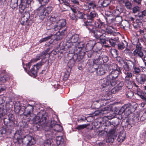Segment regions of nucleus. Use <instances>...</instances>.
<instances>
[{
  "instance_id": "1",
  "label": "nucleus",
  "mask_w": 146,
  "mask_h": 146,
  "mask_svg": "<svg viewBox=\"0 0 146 146\" xmlns=\"http://www.w3.org/2000/svg\"><path fill=\"white\" fill-rule=\"evenodd\" d=\"M86 28L94 34V37L97 39L100 38L101 37H106L107 34L105 31L101 29H96L91 23H87L86 24Z\"/></svg>"
},
{
  "instance_id": "2",
  "label": "nucleus",
  "mask_w": 146,
  "mask_h": 146,
  "mask_svg": "<svg viewBox=\"0 0 146 146\" xmlns=\"http://www.w3.org/2000/svg\"><path fill=\"white\" fill-rule=\"evenodd\" d=\"M131 67H134V64L130 60L128 61V62H125L123 65V73L125 75V81L129 82L130 78L132 76L131 69L129 67V65Z\"/></svg>"
},
{
  "instance_id": "3",
  "label": "nucleus",
  "mask_w": 146,
  "mask_h": 146,
  "mask_svg": "<svg viewBox=\"0 0 146 146\" xmlns=\"http://www.w3.org/2000/svg\"><path fill=\"white\" fill-rule=\"evenodd\" d=\"M52 10V8L51 6H48L46 7L40 6L37 9V15L41 20H43L46 16H48Z\"/></svg>"
},
{
  "instance_id": "4",
  "label": "nucleus",
  "mask_w": 146,
  "mask_h": 146,
  "mask_svg": "<svg viewBox=\"0 0 146 146\" xmlns=\"http://www.w3.org/2000/svg\"><path fill=\"white\" fill-rule=\"evenodd\" d=\"M135 110V108L130 104L123 105L120 109L119 112L121 113H124L126 116L128 115Z\"/></svg>"
},
{
  "instance_id": "5",
  "label": "nucleus",
  "mask_w": 146,
  "mask_h": 146,
  "mask_svg": "<svg viewBox=\"0 0 146 146\" xmlns=\"http://www.w3.org/2000/svg\"><path fill=\"white\" fill-rule=\"evenodd\" d=\"M62 130V127L60 125L54 124V126L52 128H50V130L47 131L46 133V136L49 138H51L53 134L55 132H60Z\"/></svg>"
},
{
  "instance_id": "6",
  "label": "nucleus",
  "mask_w": 146,
  "mask_h": 146,
  "mask_svg": "<svg viewBox=\"0 0 146 146\" xmlns=\"http://www.w3.org/2000/svg\"><path fill=\"white\" fill-rule=\"evenodd\" d=\"M66 24V20L64 19H61L56 22L54 25L53 29L55 31H58L64 27Z\"/></svg>"
},
{
  "instance_id": "7",
  "label": "nucleus",
  "mask_w": 146,
  "mask_h": 146,
  "mask_svg": "<svg viewBox=\"0 0 146 146\" xmlns=\"http://www.w3.org/2000/svg\"><path fill=\"white\" fill-rule=\"evenodd\" d=\"M121 68L117 67L115 69H113L108 76L110 78L111 77L113 80H115L118 77L119 73L121 72Z\"/></svg>"
},
{
  "instance_id": "8",
  "label": "nucleus",
  "mask_w": 146,
  "mask_h": 146,
  "mask_svg": "<svg viewBox=\"0 0 146 146\" xmlns=\"http://www.w3.org/2000/svg\"><path fill=\"white\" fill-rule=\"evenodd\" d=\"M44 55V56L46 55L45 53L44 52H43L41 54H38L35 58L32 59L30 62L26 64V66L27 68L29 69L32 62H36L37 61L39 60L40 59L42 58V57Z\"/></svg>"
},
{
  "instance_id": "9",
  "label": "nucleus",
  "mask_w": 146,
  "mask_h": 146,
  "mask_svg": "<svg viewBox=\"0 0 146 146\" xmlns=\"http://www.w3.org/2000/svg\"><path fill=\"white\" fill-rule=\"evenodd\" d=\"M23 139V143L29 146L34 143V139L33 137L30 135L25 136Z\"/></svg>"
},
{
  "instance_id": "10",
  "label": "nucleus",
  "mask_w": 146,
  "mask_h": 146,
  "mask_svg": "<svg viewBox=\"0 0 146 146\" xmlns=\"http://www.w3.org/2000/svg\"><path fill=\"white\" fill-rule=\"evenodd\" d=\"M30 17V14L28 12H25L23 14V16L21 18L20 22L23 25H29L28 23V21Z\"/></svg>"
},
{
  "instance_id": "11",
  "label": "nucleus",
  "mask_w": 146,
  "mask_h": 146,
  "mask_svg": "<svg viewBox=\"0 0 146 146\" xmlns=\"http://www.w3.org/2000/svg\"><path fill=\"white\" fill-rule=\"evenodd\" d=\"M110 78V77L108 76L107 78H105L100 80V82L103 87H106L110 84L111 86L115 85L114 83H111L112 80H110L109 79Z\"/></svg>"
},
{
  "instance_id": "12",
  "label": "nucleus",
  "mask_w": 146,
  "mask_h": 146,
  "mask_svg": "<svg viewBox=\"0 0 146 146\" xmlns=\"http://www.w3.org/2000/svg\"><path fill=\"white\" fill-rule=\"evenodd\" d=\"M34 120L36 121V123L40 122L41 121L44 122V120L46 121L45 115H43L40 111L37 114V115L34 118Z\"/></svg>"
},
{
  "instance_id": "13",
  "label": "nucleus",
  "mask_w": 146,
  "mask_h": 146,
  "mask_svg": "<svg viewBox=\"0 0 146 146\" xmlns=\"http://www.w3.org/2000/svg\"><path fill=\"white\" fill-rule=\"evenodd\" d=\"M97 15V13L94 11L91 12L90 14L88 16V19L87 21L85 23L86 26V24L87 23H91L93 21V19L96 17Z\"/></svg>"
},
{
  "instance_id": "14",
  "label": "nucleus",
  "mask_w": 146,
  "mask_h": 146,
  "mask_svg": "<svg viewBox=\"0 0 146 146\" xmlns=\"http://www.w3.org/2000/svg\"><path fill=\"white\" fill-rule=\"evenodd\" d=\"M133 54L134 56H138L140 58H142L144 56L141 47H137L136 49L133 51Z\"/></svg>"
},
{
  "instance_id": "15",
  "label": "nucleus",
  "mask_w": 146,
  "mask_h": 146,
  "mask_svg": "<svg viewBox=\"0 0 146 146\" xmlns=\"http://www.w3.org/2000/svg\"><path fill=\"white\" fill-rule=\"evenodd\" d=\"M79 35L77 34H75L73 35L72 36L69 35H68L66 37V40L70 39L71 41L73 43H76L77 42L78 40Z\"/></svg>"
},
{
  "instance_id": "16",
  "label": "nucleus",
  "mask_w": 146,
  "mask_h": 146,
  "mask_svg": "<svg viewBox=\"0 0 146 146\" xmlns=\"http://www.w3.org/2000/svg\"><path fill=\"white\" fill-rule=\"evenodd\" d=\"M136 80L139 84H143L146 80V76L144 74L141 75L137 78H136Z\"/></svg>"
},
{
  "instance_id": "17",
  "label": "nucleus",
  "mask_w": 146,
  "mask_h": 146,
  "mask_svg": "<svg viewBox=\"0 0 146 146\" xmlns=\"http://www.w3.org/2000/svg\"><path fill=\"white\" fill-rule=\"evenodd\" d=\"M57 146H64V140L62 136H57L56 138Z\"/></svg>"
},
{
  "instance_id": "18",
  "label": "nucleus",
  "mask_w": 146,
  "mask_h": 146,
  "mask_svg": "<svg viewBox=\"0 0 146 146\" xmlns=\"http://www.w3.org/2000/svg\"><path fill=\"white\" fill-rule=\"evenodd\" d=\"M85 44L83 42H80L79 43H78L76 44V50H76L78 51V52L79 53L82 49L84 48Z\"/></svg>"
},
{
  "instance_id": "19",
  "label": "nucleus",
  "mask_w": 146,
  "mask_h": 146,
  "mask_svg": "<svg viewBox=\"0 0 146 146\" xmlns=\"http://www.w3.org/2000/svg\"><path fill=\"white\" fill-rule=\"evenodd\" d=\"M96 74L99 76L105 74V71L101 65L99 66L98 68H95Z\"/></svg>"
},
{
  "instance_id": "20",
  "label": "nucleus",
  "mask_w": 146,
  "mask_h": 146,
  "mask_svg": "<svg viewBox=\"0 0 146 146\" xmlns=\"http://www.w3.org/2000/svg\"><path fill=\"white\" fill-rule=\"evenodd\" d=\"M33 108L32 106L29 105L28 106L27 108L26 114H25L26 115L27 117L31 116L32 115H33V114L31 113L33 111Z\"/></svg>"
},
{
  "instance_id": "21",
  "label": "nucleus",
  "mask_w": 146,
  "mask_h": 146,
  "mask_svg": "<svg viewBox=\"0 0 146 146\" xmlns=\"http://www.w3.org/2000/svg\"><path fill=\"white\" fill-rule=\"evenodd\" d=\"M127 46V43L125 40H123L121 43L118 44L117 45L118 48L119 50H123L125 47Z\"/></svg>"
},
{
  "instance_id": "22",
  "label": "nucleus",
  "mask_w": 146,
  "mask_h": 146,
  "mask_svg": "<svg viewBox=\"0 0 146 146\" xmlns=\"http://www.w3.org/2000/svg\"><path fill=\"white\" fill-rule=\"evenodd\" d=\"M18 0H11L10 6L13 9H17V7Z\"/></svg>"
},
{
  "instance_id": "23",
  "label": "nucleus",
  "mask_w": 146,
  "mask_h": 146,
  "mask_svg": "<svg viewBox=\"0 0 146 146\" xmlns=\"http://www.w3.org/2000/svg\"><path fill=\"white\" fill-rule=\"evenodd\" d=\"M87 6L88 8L87 9L89 10H90V9L92 8L94 9L97 8L96 5L94 3L92 2L89 3Z\"/></svg>"
},
{
  "instance_id": "24",
  "label": "nucleus",
  "mask_w": 146,
  "mask_h": 146,
  "mask_svg": "<svg viewBox=\"0 0 146 146\" xmlns=\"http://www.w3.org/2000/svg\"><path fill=\"white\" fill-rule=\"evenodd\" d=\"M67 41L66 42L64 47L65 48H71L73 45L72 42L70 39L66 40Z\"/></svg>"
},
{
  "instance_id": "25",
  "label": "nucleus",
  "mask_w": 146,
  "mask_h": 146,
  "mask_svg": "<svg viewBox=\"0 0 146 146\" xmlns=\"http://www.w3.org/2000/svg\"><path fill=\"white\" fill-rule=\"evenodd\" d=\"M110 52L111 55L114 58H116L118 56L117 50L114 48H111L110 50Z\"/></svg>"
},
{
  "instance_id": "26",
  "label": "nucleus",
  "mask_w": 146,
  "mask_h": 146,
  "mask_svg": "<svg viewBox=\"0 0 146 146\" xmlns=\"http://www.w3.org/2000/svg\"><path fill=\"white\" fill-rule=\"evenodd\" d=\"M115 40H114L112 38H109L106 36V40L107 41H109L110 44L112 46H114L115 45L116 42L117 40L116 38H115Z\"/></svg>"
},
{
  "instance_id": "27",
  "label": "nucleus",
  "mask_w": 146,
  "mask_h": 146,
  "mask_svg": "<svg viewBox=\"0 0 146 146\" xmlns=\"http://www.w3.org/2000/svg\"><path fill=\"white\" fill-rule=\"evenodd\" d=\"M125 6L127 9H131L132 7V4L130 0H125Z\"/></svg>"
},
{
  "instance_id": "28",
  "label": "nucleus",
  "mask_w": 146,
  "mask_h": 146,
  "mask_svg": "<svg viewBox=\"0 0 146 146\" xmlns=\"http://www.w3.org/2000/svg\"><path fill=\"white\" fill-rule=\"evenodd\" d=\"M144 93L145 94H141L140 92H137L136 94L143 100L146 101V91Z\"/></svg>"
},
{
  "instance_id": "29",
  "label": "nucleus",
  "mask_w": 146,
  "mask_h": 146,
  "mask_svg": "<svg viewBox=\"0 0 146 146\" xmlns=\"http://www.w3.org/2000/svg\"><path fill=\"white\" fill-rule=\"evenodd\" d=\"M76 16L77 18L79 19H85V15L83 12L78 11L76 12Z\"/></svg>"
},
{
  "instance_id": "30",
  "label": "nucleus",
  "mask_w": 146,
  "mask_h": 146,
  "mask_svg": "<svg viewBox=\"0 0 146 146\" xmlns=\"http://www.w3.org/2000/svg\"><path fill=\"white\" fill-rule=\"evenodd\" d=\"M110 110V109L107 106L105 107L103 109L100 111L99 113L102 114H106L108 113L109 111Z\"/></svg>"
},
{
  "instance_id": "31",
  "label": "nucleus",
  "mask_w": 146,
  "mask_h": 146,
  "mask_svg": "<svg viewBox=\"0 0 146 146\" xmlns=\"http://www.w3.org/2000/svg\"><path fill=\"white\" fill-rule=\"evenodd\" d=\"M39 3L41 4L40 6H44L47 5L49 1V0H38Z\"/></svg>"
},
{
  "instance_id": "32",
  "label": "nucleus",
  "mask_w": 146,
  "mask_h": 146,
  "mask_svg": "<svg viewBox=\"0 0 146 146\" xmlns=\"http://www.w3.org/2000/svg\"><path fill=\"white\" fill-rule=\"evenodd\" d=\"M125 139V135L122 134L119 135L117 138V140L119 142H122Z\"/></svg>"
},
{
  "instance_id": "33",
  "label": "nucleus",
  "mask_w": 146,
  "mask_h": 146,
  "mask_svg": "<svg viewBox=\"0 0 146 146\" xmlns=\"http://www.w3.org/2000/svg\"><path fill=\"white\" fill-rule=\"evenodd\" d=\"M88 125V124L80 125L77 126L76 128L78 130H80L86 128Z\"/></svg>"
},
{
  "instance_id": "34",
  "label": "nucleus",
  "mask_w": 146,
  "mask_h": 146,
  "mask_svg": "<svg viewBox=\"0 0 146 146\" xmlns=\"http://www.w3.org/2000/svg\"><path fill=\"white\" fill-rule=\"evenodd\" d=\"M106 133V132L105 131L98 129L97 130L96 134L99 136H102Z\"/></svg>"
},
{
  "instance_id": "35",
  "label": "nucleus",
  "mask_w": 146,
  "mask_h": 146,
  "mask_svg": "<svg viewBox=\"0 0 146 146\" xmlns=\"http://www.w3.org/2000/svg\"><path fill=\"white\" fill-rule=\"evenodd\" d=\"M9 79L8 76L7 75H4L3 77L0 78V82H5L6 81L8 80Z\"/></svg>"
},
{
  "instance_id": "36",
  "label": "nucleus",
  "mask_w": 146,
  "mask_h": 146,
  "mask_svg": "<svg viewBox=\"0 0 146 146\" xmlns=\"http://www.w3.org/2000/svg\"><path fill=\"white\" fill-rule=\"evenodd\" d=\"M55 39L56 40H59L61 39L63 37L60 35V32L58 31V32L55 35Z\"/></svg>"
},
{
  "instance_id": "37",
  "label": "nucleus",
  "mask_w": 146,
  "mask_h": 146,
  "mask_svg": "<svg viewBox=\"0 0 146 146\" xmlns=\"http://www.w3.org/2000/svg\"><path fill=\"white\" fill-rule=\"evenodd\" d=\"M114 138L115 137L110 135L107 138L106 141L108 143H113L114 141Z\"/></svg>"
},
{
  "instance_id": "38",
  "label": "nucleus",
  "mask_w": 146,
  "mask_h": 146,
  "mask_svg": "<svg viewBox=\"0 0 146 146\" xmlns=\"http://www.w3.org/2000/svg\"><path fill=\"white\" fill-rule=\"evenodd\" d=\"M110 135L112 137H115L117 136V134L115 132V129H113L109 131Z\"/></svg>"
},
{
  "instance_id": "39",
  "label": "nucleus",
  "mask_w": 146,
  "mask_h": 146,
  "mask_svg": "<svg viewBox=\"0 0 146 146\" xmlns=\"http://www.w3.org/2000/svg\"><path fill=\"white\" fill-rule=\"evenodd\" d=\"M51 142L50 140L46 139L44 142V146H51Z\"/></svg>"
},
{
  "instance_id": "40",
  "label": "nucleus",
  "mask_w": 146,
  "mask_h": 146,
  "mask_svg": "<svg viewBox=\"0 0 146 146\" xmlns=\"http://www.w3.org/2000/svg\"><path fill=\"white\" fill-rule=\"evenodd\" d=\"M133 92L130 90L127 92L126 95L127 98H131L133 96Z\"/></svg>"
},
{
  "instance_id": "41",
  "label": "nucleus",
  "mask_w": 146,
  "mask_h": 146,
  "mask_svg": "<svg viewBox=\"0 0 146 146\" xmlns=\"http://www.w3.org/2000/svg\"><path fill=\"white\" fill-rule=\"evenodd\" d=\"M69 17L70 19L72 20H75V21H76V17L74 12H72V13H70L69 14Z\"/></svg>"
},
{
  "instance_id": "42",
  "label": "nucleus",
  "mask_w": 146,
  "mask_h": 146,
  "mask_svg": "<svg viewBox=\"0 0 146 146\" xmlns=\"http://www.w3.org/2000/svg\"><path fill=\"white\" fill-rule=\"evenodd\" d=\"M110 2L109 0H105L102 3V5L104 7H106L110 4Z\"/></svg>"
},
{
  "instance_id": "43",
  "label": "nucleus",
  "mask_w": 146,
  "mask_h": 146,
  "mask_svg": "<svg viewBox=\"0 0 146 146\" xmlns=\"http://www.w3.org/2000/svg\"><path fill=\"white\" fill-rule=\"evenodd\" d=\"M140 7L137 6H136L133 7L132 9L133 13H136L137 12L139 11Z\"/></svg>"
},
{
  "instance_id": "44",
  "label": "nucleus",
  "mask_w": 146,
  "mask_h": 146,
  "mask_svg": "<svg viewBox=\"0 0 146 146\" xmlns=\"http://www.w3.org/2000/svg\"><path fill=\"white\" fill-rule=\"evenodd\" d=\"M35 67L34 66L31 70L32 73L35 76H36L37 75V72L38 70L37 69H36V68L35 69Z\"/></svg>"
},
{
  "instance_id": "45",
  "label": "nucleus",
  "mask_w": 146,
  "mask_h": 146,
  "mask_svg": "<svg viewBox=\"0 0 146 146\" xmlns=\"http://www.w3.org/2000/svg\"><path fill=\"white\" fill-rule=\"evenodd\" d=\"M133 72L135 74L139 73L140 72V69L139 67H135L134 68Z\"/></svg>"
},
{
  "instance_id": "46",
  "label": "nucleus",
  "mask_w": 146,
  "mask_h": 146,
  "mask_svg": "<svg viewBox=\"0 0 146 146\" xmlns=\"http://www.w3.org/2000/svg\"><path fill=\"white\" fill-rule=\"evenodd\" d=\"M124 85L123 82V81H121L116 86L117 87V89L118 90H120L122 87Z\"/></svg>"
},
{
  "instance_id": "47",
  "label": "nucleus",
  "mask_w": 146,
  "mask_h": 146,
  "mask_svg": "<svg viewBox=\"0 0 146 146\" xmlns=\"http://www.w3.org/2000/svg\"><path fill=\"white\" fill-rule=\"evenodd\" d=\"M43 64L41 62H40L39 63L37 64L36 65H34V67H35L36 69L38 70L42 66Z\"/></svg>"
},
{
  "instance_id": "48",
  "label": "nucleus",
  "mask_w": 146,
  "mask_h": 146,
  "mask_svg": "<svg viewBox=\"0 0 146 146\" xmlns=\"http://www.w3.org/2000/svg\"><path fill=\"white\" fill-rule=\"evenodd\" d=\"M135 16L136 18H138V19L141 20H142L144 18V17L141 13L140 14V13H139L138 14L135 15Z\"/></svg>"
},
{
  "instance_id": "49",
  "label": "nucleus",
  "mask_w": 146,
  "mask_h": 146,
  "mask_svg": "<svg viewBox=\"0 0 146 146\" xmlns=\"http://www.w3.org/2000/svg\"><path fill=\"white\" fill-rule=\"evenodd\" d=\"M50 38V36H48V37H45V38H42L40 40L39 42L40 43H41V42H45L46 41L49 39Z\"/></svg>"
},
{
  "instance_id": "50",
  "label": "nucleus",
  "mask_w": 146,
  "mask_h": 146,
  "mask_svg": "<svg viewBox=\"0 0 146 146\" xmlns=\"http://www.w3.org/2000/svg\"><path fill=\"white\" fill-rule=\"evenodd\" d=\"M95 26H93L96 29H101V25L98 22L94 23Z\"/></svg>"
},
{
  "instance_id": "51",
  "label": "nucleus",
  "mask_w": 146,
  "mask_h": 146,
  "mask_svg": "<svg viewBox=\"0 0 146 146\" xmlns=\"http://www.w3.org/2000/svg\"><path fill=\"white\" fill-rule=\"evenodd\" d=\"M94 44H95V43ZM94 44H91L90 42V43H88V44H87L86 48H88V46H90V48H89L88 49V50H91L93 49V48L94 47Z\"/></svg>"
},
{
  "instance_id": "52",
  "label": "nucleus",
  "mask_w": 146,
  "mask_h": 146,
  "mask_svg": "<svg viewBox=\"0 0 146 146\" xmlns=\"http://www.w3.org/2000/svg\"><path fill=\"white\" fill-rule=\"evenodd\" d=\"M6 88V87L4 85H0V93L5 90Z\"/></svg>"
},
{
  "instance_id": "53",
  "label": "nucleus",
  "mask_w": 146,
  "mask_h": 146,
  "mask_svg": "<svg viewBox=\"0 0 146 146\" xmlns=\"http://www.w3.org/2000/svg\"><path fill=\"white\" fill-rule=\"evenodd\" d=\"M141 19H138V18H136V19L135 21V22L136 24L138 25H140L142 24V23L141 21Z\"/></svg>"
},
{
  "instance_id": "54",
  "label": "nucleus",
  "mask_w": 146,
  "mask_h": 146,
  "mask_svg": "<svg viewBox=\"0 0 146 146\" xmlns=\"http://www.w3.org/2000/svg\"><path fill=\"white\" fill-rule=\"evenodd\" d=\"M102 59L104 63L107 62L108 60V57L106 56H104L103 57H102Z\"/></svg>"
},
{
  "instance_id": "55",
  "label": "nucleus",
  "mask_w": 146,
  "mask_h": 146,
  "mask_svg": "<svg viewBox=\"0 0 146 146\" xmlns=\"http://www.w3.org/2000/svg\"><path fill=\"white\" fill-rule=\"evenodd\" d=\"M139 32L141 35H142L144 38H146V36L145 35L144 31L143 30L140 29Z\"/></svg>"
},
{
  "instance_id": "56",
  "label": "nucleus",
  "mask_w": 146,
  "mask_h": 146,
  "mask_svg": "<svg viewBox=\"0 0 146 146\" xmlns=\"http://www.w3.org/2000/svg\"><path fill=\"white\" fill-rule=\"evenodd\" d=\"M106 34L108 33V34H110L112 35L113 34V31L111 29L108 28L106 29Z\"/></svg>"
},
{
  "instance_id": "57",
  "label": "nucleus",
  "mask_w": 146,
  "mask_h": 146,
  "mask_svg": "<svg viewBox=\"0 0 146 146\" xmlns=\"http://www.w3.org/2000/svg\"><path fill=\"white\" fill-rule=\"evenodd\" d=\"M60 35L63 37V36L65 35L67 33L66 29L65 28L63 30L61 31L60 33Z\"/></svg>"
},
{
  "instance_id": "58",
  "label": "nucleus",
  "mask_w": 146,
  "mask_h": 146,
  "mask_svg": "<svg viewBox=\"0 0 146 146\" xmlns=\"http://www.w3.org/2000/svg\"><path fill=\"white\" fill-rule=\"evenodd\" d=\"M33 0H22V1L23 3L29 4Z\"/></svg>"
},
{
  "instance_id": "59",
  "label": "nucleus",
  "mask_w": 146,
  "mask_h": 146,
  "mask_svg": "<svg viewBox=\"0 0 146 146\" xmlns=\"http://www.w3.org/2000/svg\"><path fill=\"white\" fill-rule=\"evenodd\" d=\"M17 141L19 144H21L22 143H23V139L21 137L18 138Z\"/></svg>"
},
{
  "instance_id": "60",
  "label": "nucleus",
  "mask_w": 146,
  "mask_h": 146,
  "mask_svg": "<svg viewBox=\"0 0 146 146\" xmlns=\"http://www.w3.org/2000/svg\"><path fill=\"white\" fill-rule=\"evenodd\" d=\"M3 108L2 107H0V117L1 116H3L4 114H5V113H4L3 112Z\"/></svg>"
},
{
  "instance_id": "61",
  "label": "nucleus",
  "mask_w": 146,
  "mask_h": 146,
  "mask_svg": "<svg viewBox=\"0 0 146 146\" xmlns=\"http://www.w3.org/2000/svg\"><path fill=\"white\" fill-rule=\"evenodd\" d=\"M119 90H117V87H116L113 88L111 90V92L113 94H115Z\"/></svg>"
},
{
  "instance_id": "62",
  "label": "nucleus",
  "mask_w": 146,
  "mask_h": 146,
  "mask_svg": "<svg viewBox=\"0 0 146 146\" xmlns=\"http://www.w3.org/2000/svg\"><path fill=\"white\" fill-rule=\"evenodd\" d=\"M56 121L54 120H52L51 121L50 127V128H52L54 126V124H56Z\"/></svg>"
},
{
  "instance_id": "63",
  "label": "nucleus",
  "mask_w": 146,
  "mask_h": 146,
  "mask_svg": "<svg viewBox=\"0 0 146 146\" xmlns=\"http://www.w3.org/2000/svg\"><path fill=\"white\" fill-rule=\"evenodd\" d=\"M105 38L102 39L101 38H100V41L101 43L102 44H104L106 43V37H105Z\"/></svg>"
},
{
  "instance_id": "64",
  "label": "nucleus",
  "mask_w": 146,
  "mask_h": 146,
  "mask_svg": "<svg viewBox=\"0 0 146 146\" xmlns=\"http://www.w3.org/2000/svg\"><path fill=\"white\" fill-rule=\"evenodd\" d=\"M64 4L67 5H68L70 4V1L69 0H64Z\"/></svg>"
}]
</instances>
